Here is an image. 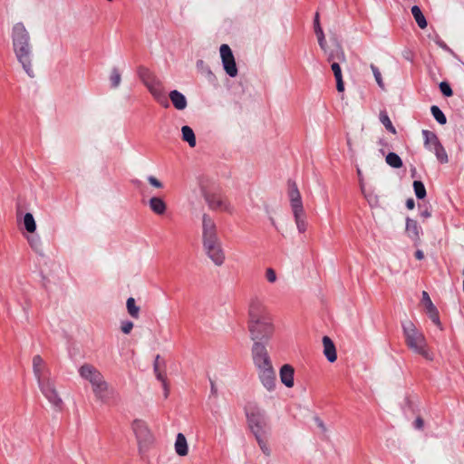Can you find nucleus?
<instances>
[{"label":"nucleus","instance_id":"f257e3e1","mask_svg":"<svg viewBox=\"0 0 464 464\" xmlns=\"http://www.w3.org/2000/svg\"><path fill=\"white\" fill-rule=\"evenodd\" d=\"M13 48L18 62L31 78L34 77L32 68L33 50L30 34L23 23H16L12 29Z\"/></svg>","mask_w":464,"mask_h":464},{"label":"nucleus","instance_id":"f03ea898","mask_svg":"<svg viewBox=\"0 0 464 464\" xmlns=\"http://www.w3.org/2000/svg\"><path fill=\"white\" fill-rule=\"evenodd\" d=\"M202 244L207 256L212 262L221 266L225 261V254L218 236L217 226L208 214H203L202 217Z\"/></svg>","mask_w":464,"mask_h":464},{"label":"nucleus","instance_id":"7ed1b4c3","mask_svg":"<svg viewBox=\"0 0 464 464\" xmlns=\"http://www.w3.org/2000/svg\"><path fill=\"white\" fill-rule=\"evenodd\" d=\"M401 327L408 348L412 350L415 353L421 355L425 359L431 361L432 356L426 349L427 343L423 334L420 332L414 324L410 320L402 322Z\"/></svg>","mask_w":464,"mask_h":464},{"label":"nucleus","instance_id":"20e7f679","mask_svg":"<svg viewBox=\"0 0 464 464\" xmlns=\"http://www.w3.org/2000/svg\"><path fill=\"white\" fill-rule=\"evenodd\" d=\"M245 413L248 427L255 438L268 435L270 425L265 411L261 410L256 403H249L245 407Z\"/></svg>","mask_w":464,"mask_h":464},{"label":"nucleus","instance_id":"39448f33","mask_svg":"<svg viewBox=\"0 0 464 464\" xmlns=\"http://www.w3.org/2000/svg\"><path fill=\"white\" fill-rule=\"evenodd\" d=\"M138 75L153 98L163 107L169 106L161 81L147 67L139 66Z\"/></svg>","mask_w":464,"mask_h":464},{"label":"nucleus","instance_id":"423d86ee","mask_svg":"<svg viewBox=\"0 0 464 464\" xmlns=\"http://www.w3.org/2000/svg\"><path fill=\"white\" fill-rule=\"evenodd\" d=\"M80 376L90 382L92 386V392L101 401L106 399V392L108 390V383L105 382L101 372L90 363H84L79 368Z\"/></svg>","mask_w":464,"mask_h":464},{"label":"nucleus","instance_id":"0eeeda50","mask_svg":"<svg viewBox=\"0 0 464 464\" xmlns=\"http://www.w3.org/2000/svg\"><path fill=\"white\" fill-rule=\"evenodd\" d=\"M250 339L254 343L264 342L268 343L274 334V325L270 317L255 322H248Z\"/></svg>","mask_w":464,"mask_h":464},{"label":"nucleus","instance_id":"6e6552de","mask_svg":"<svg viewBox=\"0 0 464 464\" xmlns=\"http://www.w3.org/2000/svg\"><path fill=\"white\" fill-rule=\"evenodd\" d=\"M421 134L424 139V147L430 150L433 151L438 161L441 164H446L449 162V157L446 152L445 148L440 141L437 134L433 131L428 130H422Z\"/></svg>","mask_w":464,"mask_h":464},{"label":"nucleus","instance_id":"1a4fd4ad","mask_svg":"<svg viewBox=\"0 0 464 464\" xmlns=\"http://www.w3.org/2000/svg\"><path fill=\"white\" fill-rule=\"evenodd\" d=\"M202 195L210 209L221 210L228 213L232 212V208L229 202L221 195L220 192L204 189L202 191Z\"/></svg>","mask_w":464,"mask_h":464},{"label":"nucleus","instance_id":"9d476101","mask_svg":"<svg viewBox=\"0 0 464 464\" xmlns=\"http://www.w3.org/2000/svg\"><path fill=\"white\" fill-rule=\"evenodd\" d=\"M219 52L226 73L232 78L236 77L238 71L231 48L227 44H223L219 48Z\"/></svg>","mask_w":464,"mask_h":464},{"label":"nucleus","instance_id":"9b49d317","mask_svg":"<svg viewBox=\"0 0 464 464\" xmlns=\"http://www.w3.org/2000/svg\"><path fill=\"white\" fill-rule=\"evenodd\" d=\"M259 381L262 385L268 391L273 392L276 385V375L273 364L261 365L256 367Z\"/></svg>","mask_w":464,"mask_h":464},{"label":"nucleus","instance_id":"f8f14e48","mask_svg":"<svg viewBox=\"0 0 464 464\" xmlns=\"http://www.w3.org/2000/svg\"><path fill=\"white\" fill-rule=\"evenodd\" d=\"M38 386L44 396L48 400V401L55 408H61L63 405V401L60 398L53 382L46 378L38 382Z\"/></svg>","mask_w":464,"mask_h":464},{"label":"nucleus","instance_id":"ddd939ff","mask_svg":"<svg viewBox=\"0 0 464 464\" xmlns=\"http://www.w3.org/2000/svg\"><path fill=\"white\" fill-rule=\"evenodd\" d=\"M266 345L267 343H265L264 342L253 343L251 348V356L255 367L272 363Z\"/></svg>","mask_w":464,"mask_h":464},{"label":"nucleus","instance_id":"4468645a","mask_svg":"<svg viewBox=\"0 0 464 464\" xmlns=\"http://www.w3.org/2000/svg\"><path fill=\"white\" fill-rule=\"evenodd\" d=\"M131 427L139 444H146L151 440V433L143 420H134Z\"/></svg>","mask_w":464,"mask_h":464},{"label":"nucleus","instance_id":"2eb2a0df","mask_svg":"<svg viewBox=\"0 0 464 464\" xmlns=\"http://www.w3.org/2000/svg\"><path fill=\"white\" fill-rule=\"evenodd\" d=\"M422 304L426 308V313L429 318L435 324L440 330H442V324L440 320L439 311L437 307L433 304L429 294L426 291L422 292Z\"/></svg>","mask_w":464,"mask_h":464},{"label":"nucleus","instance_id":"dca6fc26","mask_svg":"<svg viewBox=\"0 0 464 464\" xmlns=\"http://www.w3.org/2000/svg\"><path fill=\"white\" fill-rule=\"evenodd\" d=\"M248 322H255L263 318L270 317L266 308L258 299L251 300L248 308Z\"/></svg>","mask_w":464,"mask_h":464},{"label":"nucleus","instance_id":"f3484780","mask_svg":"<svg viewBox=\"0 0 464 464\" xmlns=\"http://www.w3.org/2000/svg\"><path fill=\"white\" fill-rule=\"evenodd\" d=\"M287 187H288L287 194L289 197L292 210H295V209L300 210V208H304L301 194L299 192V189L297 188L295 181H294L292 179H288Z\"/></svg>","mask_w":464,"mask_h":464},{"label":"nucleus","instance_id":"a211bd4d","mask_svg":"<svg viewBox=\"0 0 464 464\" xmlns=\"http://www.w3.org/2000/svg\"><path fill=\"white\" fill-rule=\"evenodd\" d=\"M405 231H406L407 236L412 241H414L415 243L420 241L421 227L419 226V224L416 220L407 218Z\"/></svg>","mask_w":464,"mask_h":464},{"label":"nucleus","instance_id":"6ab92c4d","mask_svg":"<svg viewBox=\"0 0 464 464\" xmlns=\"http://www.w3.org/2000/svg\"><path fill=\"white\" fill-rule=\"evenodd\" d=\"M295 370L290 364H284L279 371L281 382L287 388L294 386Z\"/></svg>","mask_w":464,"mask_h":464},{"label":"nucleus","instance_id":"aec40b11","mask_svg":"<svg viewBox=\"0 0 464 464\" xmlns=\"http://www.w3.org/2000/svg\"><path fill=\"white\" fill-rule=\"evenodd\" d=\"M324 354L330 362L337 360L336 348L333 340L325 335L323 337Z\"/></svg>","mask_w":464,"mask_h":464},{"label":"nucleus","instance_id":"412c9836","mask_svg":"<svg viewBox=\"0 0 464 464\" xmlns=\"http://www.w3.org/2000/svg\"><path fill=\"white\" fill-rule=\"evenodd\" d=\"M169 96L171 103L177 110L182 111L186 109L188 105L187 99L180 92L173 90L169 92Z\"/></svg>","mask_w":464,"mask_h":464},{"label":"nucleus","instance_id":"4be33fe9","mask_svg":"<svg viewBox=\"0 0 464 464\" xmlns=\"http://www.w3.org/2000/svg\"><path fill=\"white\" fill-rule=\"evenodd\" d=\"M149 206L150 210L156 215H163L167 210V204L160 197H152L149 200Z\"/></svg>","mask_w":464,"mask_h":464},{"label":"nucleus","instance_id":"5701e85b","mask_svg":"<svg viewBox=\"0 0 464 464\" xmlns=\"http://www.w3.org/2000/svg\"><path fill=\"white\" fill-rule=\"evenodd\" d=\"M174 447H175V451L179 456L184 457V456L188 455V442H187V439L183 433H178V435L176 437V441H175Z\"/></svg>","mask_w":464,"mask_h":464},{"label":"nucleus","instance_id":"b1692460","mask_svg":"<svg viewBox=\"0 0 464 464\" xmlns=\"http://www.w3.org/2000/svg\"><path fill=\"white\" fill-rule=\"evenodd\" d=\"M339 63L340 62H333L331 63V69L336 81V89L339 92H343L344 91V82L343 81L342 69Z\"/></svg>","mask_w":464,"mask_h":464},{"label":"nucleus","instance_id":"393cba45","mask_svg":"<svg viewBox=\"0 0 464 464\" xmlns=\"http://www.w3.org/2000/svg\"><path fill=\"white\" fill-rule=\"evenodd\" d=\"M44 360L40 355H34L33 358V371L37 382L46 379L43 374Z\"/></svg>","mask_w":464,"mask_h":464},{"label":"nucleus","instance_id":"a878e982","mask_svg":"<svg viewBox=\"0 0 464 464\" xmlns=\"http://www.w3.org/2000/svg\"><path fill=\"white\" fill-rule=\"evenodd\" d=\"M327 54V61L329 63L333 62H345L346 57L343 48L337 44L334 49L330 52L325 53Z\"/></svg>","mask_w":464,"mask_h":464},{"label":"nucleus","instance_id":"bb28decb","mask_svg":"<svg viewBox=\"0 0 464 464\" xmlns=\"http://www.w3.org/2000/svg\"><path fill=\"white\" fill-rule=\"evenodd\" d=\"M297 229L300 233L306 230L305 213L304 208L292 210Z\"/></svg>","mask_w":464,"mask_h":464},{"label":"nucleus","instance_id":"cd10ccee","mask_svg":"<svg viewBox=\"0 0 464 464\" xmlns=\"http://www.w3.org/2000/svg\"><path fill=\"white\" fill-rule=\"evenodd\" d=\"M182 140L188 143L191 148L196 146V136L194 130L188 125L181 128Z\"/></svg>","mask_w":464,"mask_h":464},{"label":"nucleus","instance_id":"c85d7f7f","mask_svg":"<svg viewBox=\"0 0 464 464\" xmlns=\"http://www.w3.org/2000/svg\"><path fill=\"white\" fill-rule=\"evenodd\" d=\"M361 190L371 208H374L379 205L378 196L373 191L367 190L362 183H361Z\"/></svg>","mask_w":464,"mask_h":464},{"label":"nucleus","instance_id":"c756f323","mask_svg":"<svg viewBox=\"0 0 464 464\" xmlns=\"http://www.w3.org/2000/svg\"><path fill=\"white\" fill-rule=\"evenodd\" d=\"M411 14L420 28L424 29L427 27V20L418 5L411 7Z\"/></svg>","mask_w":464,"mask_h":464},{"label":"nucleus","instance_id":"7c9ffc66","mask_svg":"<svg viewBox=\"0 0 464 464\" xmlns=\"http://www.w3.org/2000/svg\"><path fill=\"white\" fill-rule=\"evenodd\" d=\"M379 119L388 131L396 134V129L385 110L380 111Z\"/></svg>","mask_w":464,"mask_h":464},{"label":"nucleus","instance_id":"2f4dec72","mask_svg":"<svg viewBox=\"0 0 464 464\" xmlns=\"http://www.w3.org/2000/svg\"><path fill=\"white\" fill-rule=\"evenodd\" d=\"M154 373L156 375L157 380L161 382L164 389V396L165 398H167L169 395V387L167 383L166 368H158L157 371H154Z\"/></svg>","mask_w":464,"mask_h":464},{"label":"nucleus","instance_id":"473e14b6","mask_svg":"<svg viewBox=\"0 0 464 464\" xmlns=\"http://www.w3.org/2000/svg\"><path fill=\"white\" fill-rule=\"evenodd\" d=\"M386 163L394 169H400L403 165L401 159L395 152H389L386 155Z\"/></svg>","mask_w":464,"mask_h":464},{"label":"nucleus","instance_id":"72a5a7b5","mask_svg":"<svg viewBox=\"0 0 464 464\" xmlns=\"http://www.w3.org/2000/svg\"><path fill=\"white\" fill-rule=\"evenodd\" d=\"M430 112L439 124L444 125L447 123V118L444 112L437 105L430 107Z\"/></svg>","mask_w":464,"mask_h":464},{"label":"nucleus","instance_id":"f704fd0d","mask_svg":"<svg viewBox=\"0 0 464 464\" xmlns=\"http://www.w3.org/2000/svg\"><path fill=\"white\" fill-rule=\"evenodd\" d=\"M24 226L26 231L34 233L36 229V223L34 216L31 213H26L24 216Z\"/></svg>","mask_w":464,"mask_h":464},{"label":"nucleus","instance_id":"c9c22d12","mask_svg":"<svg viewBox=\"0 0 464 464\" xmlns=\"http://www.w3.org/2000/svg\"><path fill=\"white\" fill-rule=\"evenodd\" d=\"M126 305L129 314L132 318L137 319L139 317L140 307L136 305L135 299L133 297H129L127 299Z\"/></svg>","mask_w":464,"mask_h":464},{"label":"nucleus","instance_id":"e433bc0d","mask_svg":"<svg viewBox=\"0 0 464 464\" xmlns=\"http://www.w3.org/2000/svg\"><path fill=\"white\" fill-rule=\"evenodd\" d=\"M413 189H414L417 198H419V199L424 198L427 195L425 186H424L423 182L420 180L413 181Z\"/></svg>","mask_w":464,"mask_h":464},{"label":"nucleus","instance_id":"4c0bfd02","mask_svg":"<svg viewBox=\"0 0 464 464\" xmlns=\"http://www.w3.org/2000/svg\"><path fill=\"white\" fill-rule=\"evenodd\" d=\"M121 81V76L119 70L116 67L112 68L111 75H110V82H111V88H117L120 85Z\"/></svg>","mask_w":464,"mask_h":464},{"label":"nucleus","instance_id":"58836bf2","mask_svg":"<svg viewBox=\"0 0 464 464\" xmlns=\"http://www.w3.org/2000/svg\"><path fill=\"white\" fill-rule=\"evenodd\" d=\"M266 438H267V436H258V437H256V440L258 446L260 447L262 452L266 456H270L271 450L267 445Z\"/></svg>","mask_w":464,"mask_h":464},{"label":"nucleus","instance_id":"ea45409f","mask_svg":"<svg viewBox=\"0 0 464 464\" xmlns=\"http://www.w3.org/2000/svg\"><path fill=\"white\" fill-rule=\"evenodd\" d=\"M440 91L445 97H451L453 91L448 82H441L439 85Z\"/></svg>","mask_w":464,"mask_h":464},{"label":"nucleus","instance_id":"a19ab883","mask_svg":"<svg viewBox=\"0 0 464 464\" xmlns=\"http://www.w3.org/2000/svg\"><path fill=\"white\" fill-rule=\"evenodd\" d=\"M371 69H372V72L374 75V78H375V81L377 82V84L382 88L383 89L384 88V83H383V81H382V74L378 69V67H376L374 64H371Z\"/></svg>","mask_w":464,"mask_h":464},{"label":"nucleus","instance_id":"79ce46f5","mask_svg":"<svg viewBox=\"0 0 464 464\" xmlns=\"http://www.w3.org/2000/svg\"><path fill=\"white\" fill-rule=\"evenodd\" d=\"M28 241L33 249H34L36 252L40 250L41 240L38 237H32L31 238H28Z\"/></svg>","mask_w":464,"mask_h":464},{"label":"nucleus","instance_id":"37998d69","mask_svg":"<svg viewBox=\"0 0 464 464\" xmlns=\"http://www.w3.org/2000/svg\"><path fill=\"white\" fill-rule=\"evenodd\" d=\"M132 328H133V323L131 321L126 320V321L121 322V330L125 334H130V331L132 330Z\"/></svg>","mask_w":464,"mask_h":464},{"label":"nucleus","instance_id":"c03bdc74","mask_svg":"<svg viewBox=\"0 0 464 464\" xmlns=\"http://www.w3.org/2000/svg\"><path fill=\"white\" fill-rule=\"evenodd\" d=\"M314 33H315L316 35L324 34V31H323V29L321 27V24H320L319 14L318 13H316L315 15H314Z\"/></svg>","mask_w":464,"mask_h":464},{"label":"nucleus","instance_id":"a18cd8bd","mask_svg":"<svg viewBox=\"0 0 464 464\" xmlns=\"http://www.w3.org/2000/svg\"><path fill=\"white\" fill-rule=\"evenodd\" d=\"M166 368V362L164 359L160 357V354L156 355L154 363H153V370L157 371L158 368Z\"/></svg>","mask_w":464,"mask_h":464},{"label":"nucleus","instance_id":"49530a36","mask_svg":"<svg viewBox=\"0 0 464 464\" xmlns=\"http://www.w3.org/2000/svg\"><path fill=\"white\" fill-rule=\"evenodd\" d=\"M147 180L149 181V183L153 186L154 188H163L164 185L163 183L159 180L156 177L154 176H149L147 178Z\"/></svg>","mask_w":464,"mask_h":464},{"label":"nucleus","instance_id":"de8ad7c7","mask_svg":"<svg viewBox=\"0 0 464 464\" xmlns=\"http://www.w3.org/2000/svg\"><path fill=\"white\" fill-rule=\"evenodd\" d=\"M266 277L269 283H275L277 278L276 271L271 267L266 270Z\"/></svg>","mask_w":464,"mask_h":464},{"label":"nucleus","instance_id":"09e8293b","mask_svg":"<svg viewBox=\"0 0 464 464\" xmlns=\"http://www.w3.org/2000/svg\"><path fill=\"white\" fill-rule=\"evenodd\" d=\"M317 36V39H318V44L321 47L322 50L324 51V53H327V50L325 48V45H326V42H325V38H324V34H318L316 35Z\"/></svg>","mask_w":464,"mask_h":464},{"label":"nucleus","instance_id":"8fccbe9b","mask_svg":"<svg viewBox=\"0 0 464 464\" xmlns=\"http://www.w3.org/2000/svg\"><path fill=\"white\" fill-rule=\"evenodd\" d=\"M413 426L417 430H421L424 426V420L420 417H417L413 422Z\"/></svg>","mask_w":464,"mask_h":464},{"label":"nucleus","instance_id":"3c124183","mask_svg":"<svg viewBox=\"0 0 464 464\" xmlns=\"http://www.w3.org/2000/svg\"><path fill=\"white\" fill-rule=\"evenodd\" d=\"M314 421L315 423L317 424V426L324 432L326 430V427L324 423V421L319 418V417H315L314 418Z\"/></svg>","mask_w":464,"mask_h":464},{"label":"nucleus","instance_id":"603ef678","mask_svg":"<svg viewBox=\"0 0 464 464\" xmlns=\"http://www.w3.org/2000/svg\"><path fill=\"white\" fill-rule=\"evenodd\" d=\"M415 207V201L412 198H410L406 200V208L408 209H413Z\"/></svg>","mask_w":464,"mask_h":464},{"label":"nucleus","instance_id":"864d4df0","mask_svg":"<svg viewBox=\"0 0 464 464\" xmlns=\"http://www.w3.org/2000/svg\"><path fill=\"white\" fill-rule=\"evenodd\" d=\"M420 215L421 218H430L431 216V212L429 209V208H426L424 210L420 211Z\"/></svg>","mask_w":464,"mask_h":464},{"label":"nucleus","instance_id":"5fc2aeb1","mask_svg":"<svg viewBox=\"0 0 464 464\" xmlns=\"http://www.w3.org/2000/svg\"><path fill=\"white\" fill-rule=\"evenodd\" d=\"M414 256L418 259V260H422L424 258V254H423V251L420 250V249H418L415 251L414 253Z\"/></svg>","mask_w":464,"mask_h":464},{"label":"nucleus","instance_id":"6e6d98bb","mask_svg":"<svg viewBox=\"0 0 464 464\" xmlns=\"http://www.w3.org/2000/svg\"><path fill=\"white\" fill-rule=\"evenodd\" d=\"M210 384H211V392H212L213 394H216V393H217V388H216V386H215L214 382H213V381H210Z\"/></svg>","mask_w":464,"mask_h":464},{"label":"nucleus","instance_id":"4d7b16f0","mask_svg":"<svg viewBox=\"0 0 464 464\" xmlns=\"http://www.w3.org/2000/svg\"><path fill=\"white\" fill-rule=\"evenodd\" d=\"M438 44H439V45H440V47H442V48H444V49H448L447 44H444L443 42H440V43H438Z\"/></svg>","mask_w":464,"mask_h":464},{"label":"nucleus","instance_id":"13d9d810","mask_svg":"<svg viewBox=\"0 0 464 464\" xmlns=\"http://www.w3.org/2000/svg\"><path fill=\"white\" fill-rule=\"evenodd\" d=\"M133 183L139 188L141 185L140 180H134Z\"/></svg>","mask_w":464,"mask_h":464},{"label":"nucleus","instance_id":"bf43d9fd","mask_svg":"<svg viewBox=\"0 0 464 464\" xmlns=\"http://www.w3.org/2000/svg\"><path fill=\"white\" fill-rule=\"evenodd\" d=\"M270 221H271V224H272L275 227H276V221H275V219H274L273 218H270Z\"/></svg>","mask_w":464,"mask_h":464},{"label":"nucleus","instance_id":"052dcab7","mask_svg":"<svg viewBox=\"0 0 464 464\" xmlns=\"http://www.w3.org/2000/svg\"><path fill=\"white\" fill-rule=\"evenodd\" d=\"M199 63H203L202 60L198 61L197 65L199 66Z\"/></svg>","mask_w":464,"mask_h":464},{"label":"nucleus","instance_id":"680f3d73","mask_svg":"<svg viewBox=\"0 0 464 464\" xmlns=\"http://www.w3.org/2000/svg\"><path fill=\"white\" fill-rule=\"evenodd\" d=\"M462 275L464 276V271L462 272Z\"/></svg>","mask_w":464,"mask_h":464}]
</instances>
